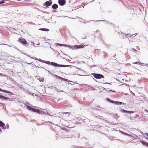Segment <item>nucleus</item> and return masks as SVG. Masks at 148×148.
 <instances>
[{"instance_id":"nucleus-38","label":"nucleus","mask_w":148,"mask_h":148,"mask_svg":"<svg viewBox=\"0 0 148 148\" xmlns=\"http://www.w3.org/2000/svg\"><path fill=\"white\" fill-rule=\"evenodd\" d=\"M59 71L60 72L62 73H64V74H65V75H66V74L65 73H64V72H61L60 71Z\"/></svg>"},{"instance_id":"nucleus-61","label":"nucleus","mask_w":148,"mask_h":148,"mask_svg":"<svg viewBox=\"0 0 148 148\" xmlns=\"http://www.w3.org/2000/svg\"><path fill=\"white\" fill-rule=\"evenodd\" d=\"M125 85H126V86H127V85H128L127 84H125Z\"/></svg>"},{"instance_id":"nucleus-12","label":"nucleus","mask_w":148,"mask_h":148,"mask_svg":"<svg viewBox=\"0 0 148 148\" xmlns=\"http://www.w3.org/2000/svg\"><path fill=\"white\" fill-rule=\"evenodd\" d=\"M58 5L54 3L52 5V8L54 9H56L58 8Z\"/></svg>"},{"instance_id":"nucleus-36","label":"nucleus","mask_w":148,"mask_h":148,"mask_svg":"<svg viewBox=\"0 0 148 148\" xmlns=\"http://www.w3.org/2000/svg\"><path fill=\"white\" fill-rule=\"evenodd\" d=\"M14 47L15 48V49H17L19 51H21V50H20L18 49L17 48V47L15 46H14Z\"/></svg>"},{"instance_id":"nucleus-37","label":"nucleus","mask_w":148,"mask_h":148,"mask_svg":"<svg viewBox=\"0 0 148 148\" xmlns=\"http://www.w3.org/2000/svg\"><path fill=\"white\" fill-rule=\"evenodd\" d=\"M56 88L57 89V90H56L57 91V92H64V91L63 90H60V91H58V89L57 88Z\"/></svg>"},{"instance_id":"nucleus-33","label":"nucleus","mask_w":148,"mask_h":148,"mask_svg":"<svg viewBox=\"0 0 148 148\" xmlns=\"http://www.w3.org/2000/svg\"><path fill=\"white\" fill-rule=\"evenodd\" d=\"M8 93L10 94L11 95H14V93L12 92L11 91H9V92Z\"/></svg>"},{"instance_id":"nucleus-26","label":"nucleus","mask_w":148,"mask_h":148,"mask_svg":"<svg viewBox=\"0 0 148 148\" xmlns=\"http://www.w3.org/2000/svg\"><path fill=\"white\" fill-rule=\"evenodd\" d=\"M41 68L42 69H43L45 70H46L47 71H48V72L49 73H50V74H51V72L50 71L47 70V69H46L44 67H41Z\"/></svg>"},{"instance_id":"nucleus-24","label":"nucleus","mask_w":148,"mask_h":148,"mask_svg":"<svg viewBox=\"0 0 148 148\" xmlns=\"http://www.w3.org/2000/svg\"><path fill=\"white\" fill-rule=\"evenodd\" d=\"M7 1L6 0H3L2 1H0V4H1L4 3H5V1Z\"/></svg>"},{"instance_id":"nucleus-9","label":"nucleus","mask_w":148,"mask_h":148,"mask_svg":"<svg viewBox=\"0 0 148 148\" xmlns=\"http://www.w3.org/2000/svg\"><path fill=\"white\" fill-rule=\"evenodd\" d=\"M0 127L3 130H5L6 129V126H5V123L1 120H0Z\"/></svg>"},{"instance_id":"nucleus-11","label":"nucleus","mask_w":148,"mask_h":148,"mask_svg":"<svg viewBox=\"0 0 148 148\" xmlns=\"http://www.w3.org/2000/svg\"><path fill=\"white\" fill-rule=\"evenodd\" d=\"M106 100L108 102H109L112 103H114L115 104L116 101H114L113 100H111L110 98H106Z\"/></svg>"},{"instance_id":"nucleus-17","label":"nucleus","mask_w":148,"mask_h":148,"mask_svg":"<svg viewBox=\"0 0 148 148\" xmlns=\"http://www.w3.org/2000/svg\"><path fill=\"white\" fill-rule=\"evenodd\" d=\"M123 34H125V38H127L129 39V38H131V34H125L123 33Z\"/></svg>"},{"instance_id":"nucleus-56","label":"nucleus","mask_w":148,"mask_h":148,"mask_svg":"<svg viewBox=\"0 0 148 148\" xmlns=\"http://www.w3.org/2000/svg\"><path fill=\"white\" fill-rule=\"evenodd\" d=\"M108 12H109V13H110V12H112V11H108Z\"/></svg>"},{"instance_id":"nucleus-55","label":"nucleus","mask_w":148,"mask_h":148,"mask_svg":"<svg viewBox=\"0 0 148 148\" xmlns=\"http://www.w3.org/2000/svg\"><path fill=\"white\" fill-rule=\"evenodd\" d=\"M110 24L111 25H114V24L112 23H110Z\"/></svg>"},{"instance_id":"nucleus-25","label":"nucleus","mask_w":148,"mask_h":148,"mask_svg":"<svg viewBox=\"0 0 148 148\" xmlns=\"http://www.w3.org/2000/svg\"><path fill=\"white\" fill-rule=\"evenodd\" d=\"M97 117H98L99 119L101 120H103L104 119L103 118V116L100 115H98Z\"/></svg>"},{"instance_id":"nucleus-22","label":"nucleus","mask_w":148,"mask_h":148,"mask_svg":"<svg viewBox=\"0 0 148 148\" xmlns=\"http://www.w3.org/2000/svg\"><path fill=\"white\" fill-rule=\"evenodd\" d=\"M91 114L92 115L95 116V117H97L98 116L97 115V114L94 113V112H92Z\"/></svg>"},{"instance_id":"nucleus-40","label":"nucleus","mask_w":148,"mask_h":148,"mask_svg":"<svg viewBox=\"0 0 148 148\" xmlns=\"http://www.w3.org/2000/svg\"><path fill=\"white\" fill-rule=\"evenodd\" d=\"M104 84H110V85L111 84H110V83H108V82H105V83H104Z\"/></svg>"},{"instance_id":"nucleus-44","label":"nucleus","mask_w":148,"mask_h":148,"mask_svg":"<svg viewBox=\"0 0 148 148\" xmlns=\"http://www.w3.org/2000/svg\"><path fill=\"white\" fill-rule=\"evenodd\" d=\"M27 93L29 94H31V92L29 91H28Z\"/></svg>"},{"instance_id":"nucleus-10","label":"nucleus","mask_w":148,"mask_h":148,"mask_svg":"<svg viewBox=\"0 0 148 148\" xmlns=\"http://www.w3.org/2000/svg\"><path fill=\"white\" fill-rule=\"evenodd\" d=\"M140 142L142 144V145L146 147H148V143L144 141V140H140Z\"/></svg>"},{"instance_id":"nucleus-62","label":"nucleus","mask_w":148,"mask_h":148,"mask_svg":"<svg viewBox=\"0 0 148 148\" xmlns=\"http://www.w3.org/2000/svg\"><path fill=\"white\" fill-rule=\"evenodd\" d=\"M37 45H40V43H38L37 44Z\"/></svg>"},{"instance_id":"nucleus-27","label":"nucleus","mask_w":148,"mask_h":148,"mask_svg":"<svg viewBox=\"0 0 148 148\" xmlns=\"http://www.w3.org/2000/svg\"><path fill=\"white\" fill-rule=\"evenodd\" d=\"M140 63H141V62L137 61L134 62V64H138L139 65H140Z\"/></svg>"},{"instance_id":"nucleus-30","label":"nucleus","mask_w":148,"mask_h":148,"mask_svg":"<svg viewBox=\"0 0 148 148\" xmlns=\"http://www.w3.org/2000/svg\"><path fill=\"white\" fill-rule=\"evenodd\" d=\"M6 126V128H7V129H9V125H8V124L7 123L6 125V126Z\"/></svg>"},{"instance_id":"nucleus-15","label":"nucleus","mask_w":148,"mask_h":148,"mask_svg":"<svg viewBox=\"0 0 148 148\" xmlns=\"http://www.w3.org/2000/svg\"><path fill=\"white\" fill-rule=\"evenodd\" d=\"M121 111L123 112L124 113H127L128 114V113L129 112V111L126 110L124 109H123L121 108Z\"/></svg>"},{"instance_id":"nucleus-43","label":"nucleus","mask_w":148,"mask_h":148,"mask_svg":"<svg viewBox=\"0 0 148 148\" xmlns=\"http://www.w3.org/2000/svg\"><path fill=\"white\" fill-rule=\"evenodd\" d=\"M42 18L43 19H44L46 21H47V20H45V17L44 16H43L42 17Z\"/></svg>"},{"instance_id":"nucleus-21","label":"nucleus","mask_w":148,"mask_h":148,"mask_svg":"<svg viewBox=\"0 0 148 148\" xmlns=\"http://www.w3.org/2000/svg\"><path fill=\"white\" fill-rule=\"evenodd\" d=\"M119 131L121 132L122 133V134H124L125 135H128V136L130 135L129 134L127 133H125L123 132L120 131V130H119Z\"/></svg>"},{"instance_id":"nucleus-48","label":"nucleus","mask_w":148,"mask_h":148,"mask_svg":"<svg viewBox=\"0 0 148 148\" xmlns=\"http://www.w3.org/2000/svg\"><path fill=\"white\" fill-rule=\"evenodd\" d=\"M53 87V86H51V87L49 86V87H48V88H52V87Z\"/></svg>"},{"instance_id":"nucleus-45","label":"nucleus","mask_w":148,"mask_h":148,"mask_svg":"<svg viewBox=\"0 0 148 148\" xmlns=\"http://www.w3.org/2000/svg\"><path fill=\"white\" fill-rule=\"evenodd\" d=\"M82 39H86V36H85V37H82Z\"/></svg>"},{"instance_id":"nucleus-64","label":"nucleus","mask_w":148,"mask_h":148,"mask_svg":"<svg viewBox=\"0 0 148 148\" xmlns=\"http://www.w3.org/2000/svg\"><path fill=\"white\" fill-rule=\"evenodd\" d=\"M34 93H33L32 94V95H33V96H34Z\"/></svg>"},{"instance_id":"nucleus-53","label":"nucleus","mask_w":148,"mask_h":148,"mask_svg":"<svg viewBox=\"0 0 148 148\" xmlns=\"http://www.w3.org/2000/svg\"><path fill=\"white\" fill-rule=\"evenodd\" d=\"M144 64V63H142V62H141V63H140V64H142V65H143Z\"/></svg>"},{"instance_id":"nucleus-32","label":"nucleus","mask_w":148,"mask_h":148,"mask_svg":"<svg viewBox=\"0 0 148 148\" xmlns=\"http://www.w3.org/2000/svg\"><path fill=\"white\" fill-rule=\"evenodd\" d=\"M129 112L128 113L129 114H131V113H133L134 112V111H129Z\"/></svg>"},{"instance_id":"nucleus-35","label":"nucleus","mask_w":148,"mask_h":148,"mask_svg":"<svg viewBox=\"0 0 148 148\" xmlns=\"http://www.w3.org/2000/svg\"><path fill=\"white\" fill-rule=\"evenodd\" d=\"M109 91H111L112 92H114L115 93H116V91H115L114 90H109Z\"/></svg>"},{"instance_id":"nucleus-41","label":"nucleus","mask_w":148,"mask_h":148,"mask_svg":"<svg viewBox=\"0 0 148 148\" xmlns=\"http://www.w3.org/2000/svg\"><path fill=\"white\" fill-rule=\"evenodd\" d=\"M47 115H50V114H49V112H47Z\"/></svg>"},{"instance_id":"nucleus-39","label":"nucleus","mask_w":148,"mask_h":148,"mask_svg":"<svg viewBox=\"0 0 148 148\" xmlns=\"http://www.w3.org/2000/svg\"><path fill=\"white\" fill-rule=\"evenodd\" d=\"M132 49L134 51H135L136 52L137 51V50H136V49H134V48H132Z\"/></svg>"},{"instance_id":"nucleus-2","label":"nucleus","mask_w":148,"mask_h":148,"mask_svg":"<svg viewBox=\"0 0 148 148\" xmlns=\"http://www.w3.org/2000/svg\"><path fill=\"white\" fill-rule=\"evenodd\" d=\"M44 63H45L47 64L51 65L52 66H53L56 67H70V68H71L73 67H74L75 68V66L70 65H64V64H58L54 62H50L49 61H44Z\"/></svg>"},{"instance_id":"nucleus-29","label":"nucleus","mask_w":148,"mask_h":148,"mask_svg":"<svg viewBox=\"0 0 148 148\" xmlns=\"http://www.w3.org/2000/svg\"><path fill=\"white\" fill-rule=\"evenodd\" d=\"M106 46L107 47L109 48L111 47V45L110 44H108L106 43Z\"/></svg>"},{"instance_id":"nucleus-19","label":"nucleus","mask_w":148,"mask_h":148,"mask_svg":"<svg viewBox=\"0 0 148 148\" xmlns=\"http://www.w3.org/2000/svg\"><path fill=\"white\" fill-rule=\"evenodd\" d=\"M53 75L54 76H56V78H58L59 79H61L62 80L63 77H62L60 76H58L56 75L53 74Z\"/></svg>"},{"instance_id":"nucleus-18","label":"nucleus","mask_w":148,"mask_h":148,"mask_svg":"<svg viewBox=\"0 0 148 148\" xmlns=\"http://www.w3.org/2000/svg\"><path fill=\"white\" fill-rule=\"evenodd\" d=\"M37 79L39 80L40 82H43L44 81V79L43 77L42 78H37Z\"/></svg>"},{"instance_id":"nucleus-50","label":"nucleus","mask_w":148,"mask_h":148,"mask_svg":"<svg viewBox=\"0 0 148 148\" xmlns=\"http://www.w3.org/2000/svg\"><path fill=\"white\" fill-rule=\"evenodd\" d=\"M103 90H106V89L105 88H104L103 87Z\"/></svg>"},{"instance_id":"nucleus-6","label":"nucleus","mask_w":148,"mask_h":148,"mask_svg":"<svg viewBox=\"0 0 148 148\" xmlns=\"http://www.w3.org/2000/svg\"><path fill=\"white\" fill-rule=\"evenodd\" d=\"M52 3V2L51 0H50L47 1L45 2L43 4V5L45 6L48 7L51 5Z\"/></svg>"},{"instance_id":"nucleus-1","label":"nucleus","mask_w":148,"mask_h":148,"mask_svg":"<svg viewBox=\"0 0 148 148\" xmlns=\"http://www.w3.org/2000/svg\"><path fill=\"white\" fill-rule=\"evenodd\" d=\"M55 44L57 45L58 46H60L67 47L69 49H71L72 50L83 48L86 47L87 45H86L81 44L80 45H74L73 46L66 44H62L58 43H56Z\"/></svg>"},{"instance_id":"nucleus-58","label":"nucleus","mask_w":148,"mask_h":148,"mask_svg":"<svg viewBox=\"0 0 148 148\" xmlns=\"http://www.w3.org/2000/svg\"><path fill=\"white\" fill-rule=\"evenodd\" d=\"M22 53L23 54L26 55V54L25 53L23 52Z\"/></svg>"},{"instance_id":"nucleus-51","label":"nucleus","mask_w":148,"mask_h":148,"mask_svg":"<svg viewBox=\"0 0 148 148\" xmlns=\"http://www.w3.org/2000/svg\"><path fill=\"white\" fill-rule=\"evenodd\" d=\"M2 89L1 88H0V91H2Z\"/></svg>"},{"instance_id":"nucleus-20","label":"nucleus","mask_w":148,"mask_h":148,"mask_svg":"<svg viewBox=\"0 0 148 148\" xmlns=\"http://www.w3.org/2000/svg\"><path fill=\"white\" fill-rule=\"evenodd\" d=\"M34 59H35L36 60H38V61H39L40 62H41L42 63H43L44 62V60H42L40 59H38V58H35V57H34Z\"/></svg>"},{"instance_id":"nucleus-54","label":"nucleus","mask_w":148,"mask_h":148,"mask_svg":"<svg viewBox=\"0 0 148 148\" xmlns=\"http://www.w3.org/2000/svg\"><path fill=\"white\" fill-rule=\"evenodd\" d=\"M77 75H79L80 76H83L82 75H80V74H77Z\"/></svg>"},{"instance_id":"nucleus-59","label":"nucleus","mask_w":148,"mask_h":148,"mask_svg":"<svg viewBox=\"0 0 148 148\" xmlns=\"http://www.w3.org/2000/svg\"><path fill=\"white\" fill-rule=\"evenodd\" d=\"M148 64H145V65H144V66H146Z\"/></svg>"},{"instance_id":"nucleus-63","label":"nucleus","mask_w":148,"mask_h":148,"mask_svg":"<svg viewBox=\"0 0 148 148\" xmlns=\"http://www.w3.org/2000/svg\"><path fill=\"white\" fill-rule=\"evenodd\" d=\"M130 119L131 120H132V118H131V117H130Z\"/></svg>"},{"instance_id":"nucleus-49","label":"nucleus","mask_w":148,"mask_h":148,"mask_svg":"<svg viewBox=\"0 0 148 148\" xmlns=\"http://www.w3.org/2000/svg\"><path fill=\"white\" fill-rule=\"evenodd\" d=\"M116 56V54H115V55H114L113 56V57L114 58H115V56Z\"/></svg>"},{"instance_id":"nucleus-13","label":"nucleus","mask_w":148,"mask_h":148,"mask_svg":"<svg viewBox=\"0 0 148 148\" xmlns=\"http://www.w3.org/2000/svg\"><path fill=\"white\" fill-rule=\"evenodd\" d=\"M62 80L63 81H67V82H71L72 83H73V84H71V83H69V84H71V85H73L74 84V83L72 81H71L66 79V78H62Z\"/></svg>"},{"instance_id":"nucleus-5","label":"nucleus","mask_w":148,"mask_h":148,"mask_svg":"<svg viewBox=\"0 0 148 148\" xmlns=\"http://www.w3.org/2000/svg\"><path fill=\"white\" fill-rule=\"evenodd\" d=\"M17 41L24 45L27 44V42L26 40L24 38L22 37L19 38L17 40Z\"/></svg>"},{"instance_id":"nucleus-52","label":"nucleus","mask_w":148,"mask_h":148,"mask_svg":"<svg viewBox=\"0 0 148 148\" xmlns=\"http://www.w3.org/2000/svg\"><path fill=\"white\" fill-rule=\"evenodd\" d=\"M102 21V20H98V21H95L96 22H97V21Z\"/></svg>"},{"instance_id":"nucleus-23","label":"nucleus","mask_w":148,"mask_h":148,"mask_svg":"<svg viewBox=\"0 0 148 148\" xmlns=\"http://www.w3.org/2000/svg\"><path fill=\"white\" fill-rule=\"evenodd\" d=\"M2 92H4V93H8L9 92V91H8L6 90H3V89H2Z\"/></svg>"},{"instance_id":"nucleus-8","label":"nucleus","mask_w":148,"mask_h":148,"mask_svg":"<svg viewBox=\"0 0 148 148\" xmlns=\"http://www.w3.org/2000/svg\"><path fill=\"white\" fill-rule=\"evenodd\" d=\"M2 99V100H8L9 101L10 100V99L8 98L7 97L4 96L1 94H0V99Z\"/></svg>"},{"instance_id":"nucleus-47","label":"nucleus","mask_w":148,"mask_h":148,"mask_svg":"<svg viewBox=\"0 0 148 148\" xmlns=\"http://www.w3.org/2000/svg\"><path fill=\"white\" fill-rule=\"evenodd\" d=\"M27 56H28L29 57H31V58H33V59H34V58H32V57H31V56H30V55H27Z\"/></svg>"},{"instance_id":"nucleus-16","label":"nucleus","mask_w":148,"mask_h":148,"mask_svg":"<svg viewBox=\"0 0 148 148\" xmlns=\"http://www.w3.org/2000/svg\"><path fill=\"white\" fill-rule=\"evenodd\" d=\"M122 104H124V103H123V102H122L116 101L115 102V104L117 105H121Z\"/></svg>"},{"instance_id":"nucleus-14","label":"nucleus","mask_w":148,"mask_h":148,"mask_svg":"<svg viewBox=\"0 0 148 148\" xmlns=\"http://www.w3.org/2000/svg\"><path fill=\"white\" fill-rule=\"evenodd\" d=\"M39 30L44 32H48L49 31V29L45 28H40L39 29Z\"/></svg>"},{"instance_id":"nucleus-7","label":"nucleus","mask_w":148,"mask_h":148,"mask_svg":"<svg viewBox=\"0 0 148 148\" xmlns=\"http://www.w3.org/2000/svg\"><path fill=\"white\" fill-rule=\"evenodd\" d=\"M66 2V0H58V3L59 5L61 6L64 5Z\"/></svg>"},{"instance_id":"nucleus-60","label":"nucleus","mask_w":148,"mask_h":148,"mask_svg":"<svg viewBox=\"0 0 148 148\" xmlns=\"http://www.w3.org/2000/svg\"><path fill=\"white\" fill-rule=\"evenodd\" d=\"M20 59V60H21V59L20 58H17V59Z\"/></svg>"},{"instance_id":"nucleus-28","label":"nucleus","mask_w":148,"mask_h":148,"mask_svg":"<svg viewBox=\"0 0 148 148\" xmlns=\"http://www.w3.org/2000/svg\"><path fill=\"white\" fill-rule=\"evenodd\" d=\"M25 63H27V64H29V65H33V64H34V63L33 62H32L30 63H28L26 62Z\"/></svg>"},{"instance_id":"nucleus-34","label":"nucleus","mask_w":148,"mask_h":148,"mask_svg":"<svg viewBox=\"0 0 148 148\" xmlns=\"http://www.w3.org/2000/svg\"><path fill=\"white\" fill-rule=\"evenodd\" d=\"M35 66L37 67V68H41V67H42V66H41L40 65H39V66H36V65H35Z\"/></svg>"},{"instance_id":"nucleus-31","label":"nucleus","mask_w":148,"mask_h":148,"mask_svg":"<svg viewBox=\"0 0 148 148\" xmlns=\"http://www.w3.org/2000/svg\"><path fill=\"white\" fill-rule=\"evenodd\" d=\"M135 34H137L136 33H135V34H131V38H133L135 37V36H136Z\"/></svg>"},{"instance_id":"nucleus-3","label":"nucleus","mask_w":148,"mask_h":148,"mask_svg":"<svg viewBox=\"0 0 148 148\" xmlns=\"http://www.w3.org/2000/svg\"><path fill=\"white\" fill-rule=\"evenodd\" d=\"M27 108L30 111H32L33 112H36L38 114H46V113L45 111L40 110L39 109H37L35 108L32 107L31 106L26 105Z\"/></svg>"},{"instance_id":"nucleus-4","label":"nucleus","mask_w":148,"mask_h":148,"mask_svg":"<svg viewBox=\"0 0 148 148\" xmlns=\"http://www.w3.org/2000/svg\"><path fill=\"white\" fill-rule=\"evenodd\" d=\"M91 75L96 79H101L104 78V75L101 74L93 73H91Z\"/></svg>"},{"instance_id":"nucleus-42","label":"nucleus","mask_w":148,"mask_h":148,"mask_svg":"<svg viewBox=\"0 0 148 148\" xmlns=\"http://www.w3.org/2000/svg\"><path fill=\"white\" fill-rule=\"evenodd\" d=\"M3 132L2 129L0 128V133H2Z\"/></svg>"},{"instance_id":"nucleus-46","label":"nucleus","mask_w":148,"mask_h":148,"mask_svg":"<svg viewBox=\"0 0 148 148\" xmlns=\"http://www.w3.org/2000/svg\"><path fill=\"white\" fill-rule=\"evenodd\" d=\"M145 135L148 137V133L145 134Z\"/></svg>"},{"instance_id":"nucleus-57","label":"nucleus","mask_w":148,"mask_h":148,"mask_svg":"<svg viewBox=\"0 0 148 148\" xmlns=\"http://www.w3.org/2000/svg\"><path fill=\"white\" fill-rule=\"evenodd\" d=\"M49 123H52V124H53V123H52V122H51L49 121Z\"/></svg>"}]
</instances>
